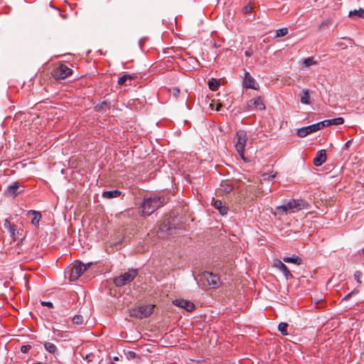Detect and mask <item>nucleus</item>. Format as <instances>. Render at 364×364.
Listing matches in <instances>:
<instances>
[{
  "mask_svg": "<svg viewBox=\"0 0 364 364\" xmlns=\"http://www.w3.org/2000/svg\"><path fill=\"white\" fill-rule=\"evenodd\" d=\"M164 203V198L163 196H153L144 198L141 205L142 213L146 215H150L161 207Z\"/></svg>",
  "mask_w": 364,
  "mask_h": 364,
  "instance_id": "1",
  "label": "nucleus"
},
{
  "mask_svg": "<svg viewBox=\"0 0 364 364\" xmlns=\"http://www.w3.org/2000/svg\"><path fill=\"white\" fill-rule=\"evenodd\" d=\"M198 284L203 288H218L220 284V277L212 272H204L197 278Z\"/></svg>",
  "mask_w": 364,
  "mask_h": 364,
  "instance_id": "2",
  "label": "nucleus"
},
{
  "mask_svg": "<svg viewBox=\"0 0 364 364\" xmlns=\"http://www.w3.org/2000/svg\"><path fill=\"white\" fill-rule=\"evenodd\" d=\"M0 229L4 233L9 234V237L16 241L23 236V230L11 222V218H6L0 223Z\"/></svg>",
  "mask_w": 364,
  "mask_h": 364,
  "instance_id": "3",
  "label": "nucleus"
},
{
  "mask_svg": "<svg viewBox=\"0 0 364 364\" xmlns=\"http://www.w3.org/2000/svg\"><path fill=\"white\" fill-rule=\"evenodd\" d=\"M307 203L303 200H290L287 203L277 207V210L281 215L287 214L289 211L296 212L307 208Z\"/></svg>",
  "mask_w": 364,
  "mask_h": 364,
  "instance_id": "4",
  "label": "nucleus"
},
{
  "mask_svg": "<svg viewBox=\"0 0 364 364\" xmlns=\"http://www.w3.org/2000/svg\"><path fill=\"white\" fill-rule=\"evenodd\" d=\"M137 276L136 269H129L128 272L120 274L113 279V282L118 287H123L132 282Z\"/></svg>",
  "mask_w": 364,
  "mask_h": 364,
  "instance_id": "5",
  "label": "nucleus"
},
{
  "mask_svg": "<svg viewBox=\"0 0 364 364\" xmlns=\"http://www.w3.org/2000/svg\"><path fill=\"white\" fill-rule=\"evenodd\" d=\"M87 269V267L85 264L80 262H75L73 266H71L68 270L69 278L70 281L77 280L82 273Z\"/></svg>",
  "mask_w": 364,
  "mask_h": 364,
  "instance_id": "6",
  "label": "nucleus"
},
{
  "mask_svg": "<svg viewBox=\"0 0 364 364\" xmlns=\"http://www.w3.org/2000/svg\"><path fill=\"white\" fill-rule=\"evenodd\" d=\"M323 128V122H318L307 127H304L297 130L296 134L299 137H305Z\"/></svg>",
  "mask_w": 364,
  "mask_h": 364,
  "instance_id": "7",
  "label": "nucleus"
},
{
  "mask_svg": "<svg viewBox=\"0 0 364 364\" xmlns=\"http://www.w3.org/2000/svg\"><path fill=\"white\" fill-rule=\"evenodd\" d=\"M154 307V305L141 306L136 309H133L131 316H134L139 318H147L151 314Z\"/></svg>",
  "mask_w": 364,
  "mask_h": 364,
  "instance_id": "8",
  "label": "nucleus"
},
{
  "mask_svg": "<svg viewBox=\"0 0 364 364\" xmlns=\"http://www.w3.org/2000/svg\"><path fill=\"white\" fill-rule=\"evenodd\" d=\"M72 73V70L65 65L61 64L55 68L52 73L56 80H63Z\"/></svg>",
  "mask_w": 364,
  "mask_h": 364,
  "instance_id": "9",
  "label": "nucleus"
},
{
  "mask_svg": "<svg viewBox=\"0 0 364 364\" xmlns=\"http://www.w3.org/2000/svg\"><path fill=\"white\" fill-rule=\"evenodd\" d=\"M247 140V133L244 130H239L236 133L235 148L238 154H242L245 150Z\"/></svg>",
  "mask_w": 364,
  "mask_h": 364,
  "instance_id": "10",
  "label": "nucleus"
},
{
  "mask_svg": "<svg viewBox=\"0 0 364 364\" xmlns=\"http://www.w3.org/2000/svg\"><path fill=\"white\" fill-rule=\"evenodd\" d=\"M173 304L176 306L186 309L188 312H192L195 309V304L189 300L175 299Z\"/></svg>",
  "mask_w": 364,
  "mask_h": 364,
  "instance_id": "11",
  "label": "nucleus"
},
{
  "mask_svg": "<svg viewBox=\"0 0 364 364\" xmlns=\"http://www.w3.org/2000/svg\"><path fill=\"white\" fill-rule=\"evenodd\" d=\"M274 267L280 270L287 280L293 277L292 274L290 272L287 267L279 259H276L274 262Z\"/></svg>",
  "mask_w": 364,
  "mask_h": 364,
  "instance_id": "12",
  "label": "nucleus"
},
{
  "mask_svg": "<svg viewBox=\"0 0 364 364\" xmlns=\"http://www.w3.org/2000/svg\"><path fill=\"white\" fill-rule=\"evenodd\" d=\"M243 86L245 88H250L252 90H257L259 87L257 82L249 73H246L245 75Z\"/></svg>",
  "mask_w": 364,
  "mask_h": 364,
  "instance_id": "13",
  "label": "nucleus"
},
{
  "mask_svg": "<svg viewBox=\"0 0 364 364\" xmlns=\"http://www.w3.org/2000/svg\"><path fill=\"white\" fill-rule=\"evenodd\" d=\"M326 160V150L321 149L316 152V156L314 159V164L316 166H321Z\"/></svg>",
  "mask_w": 364,
  "mask_h": 364,
  "instance_id": "14",
  "label": "nucleus"
},
{
  "mask_svg": "<svg viewBox=\"0 0 364 364\" xmlns=\"http://www.w3.org/2000/svg\"><path fill=\"white\" fill-rule=\"evenodd\" d=\"M248 106L250 107L253 106L254 108L258 110H263L265 109V105L260 97L250 100L248 102Z\"/></svg>",
  "mask_w": 364,
  "mask_h": 364,
  "instance_id": "15",
  "label": "nucleus"
},
{
  "mask_svg": "<svg viewBox=\"0 0 364 364\" xmlns=\"http://www.w3.org/2000/svg\"><path fill=\"white\" fill-rule=\"evenodd\" d=\"M20 188V183L14 182L8 186L6 192L9 196H16L22 191V190L18 191Z\"/></svg>",
  "mask_w": 364,
  "mask_h": 364,
  "instance_id": "16",
  "label": "nucleus"
},
{
  "mask_svg": "<svg viewBox=\"0 0 364 364\" xmlns=\"http://www.w3.org/2000/svg\"><path fill=\"white\" fill-rule=\"evenodd\" d=\"M321 122H323V127H328L330 125L342 124L344 122V119L343 117H337V118L332 119H326V120L322 121Z\"/></svg>",
  "mask_w": 364,
  "mask_h": 364,
  "instance_id": "17",
  "label": "nucleus"
},
{
  "mask_svg": "<svg viewBox=\"0 0 364 364\" xmlns=\"http://www.w3.org/2000/svg\"><path fill=\"white\" fill-rule=\"evenodd\" d=\"M213 205L215 208L218 209L222 215H226L228 208L223 205V203L220 200L213 199Z\"/></svg>",
  "mask_w": 364,
  "mask_h": 364,
  "instance_id": "18",
  "label": "nucleus"
},
{
  "mask_svg": "<svg viewBox=\"0 0 364 364\" xmlns=\"http://www.w3.org/2000/svg\"><path fill=\"white\" fill-rule=\"evenodd\" d=\"M121 194L122 192L119 190L107 191L102 193V197L107 199L115 198L119 197Z\"/></svg>",
  "mask_w": 364,
  "mask_h": 364,
  "instance_id": "19",
  "label": "nucleus"
},
{
  "mask_svg": "<svg viewBox=\"0 0 364 364\" xmlns=\"http://www.w3.org/2000/svg\"><path fill=\"white\" fill-rule=\"evenodd\" d=\"M233 189L232 185L229 184L227 182H222L220 185L219 191L223 193H229Z\"/></svg>",
  "mask_w": 364,
  "mask_h": 364,
  "instance_id": "20",
  "label": "nucleus"
},
{
  "mask_svg": "<svg viewBox=\"0 0 364 364\" xmlns=\"http://www.w3.org/2000/svg\"><path fill=\"white\" fill-rule=\"evenodd\" d=\"M29 213L33 215L31 223L34 225H38L41 219V214L36 210H30Z\"/></svg>",
  "mask_w": 364,
  "mask_h": 364,
  "instance_id": "21",
  "label": "nucleus"
},
{
  "mask_svg": "<svg viewBox=\"0 0 364 364\" xmlns=\"http://www.w3.org/2000/svg\"><path fill=\"white\" fill-rule=\"evenodd\" d=\"M283 261L287 263H294L296 264H301V259L297 256H293V257H284L283 258Z\"/></svg>",
  "mask_w": 364,
  "mask_h": 364,
  "instance_id": "22",
  "label": "nucleus"
},
{
  "mask_svg": "<svg viewBox=\"0 0 364 364\" xmlns=\"http://www.w3.org/2000/svg\"><path fill=\"white\" fill-rule=\"evenodd\" d=\"M300 101L304 105H309L310 102V96L308 90H304L301 95Z\"/></svg>",
  "mask_w": 364,
  "mask_h": 364,
  "instance_id": "23",
  "label": "nucleus"
},
{
  "mask_svg": "<svg viewBox=\"0 0 364 364\" xmlns=\"http://www.w3.org/2000/svg\"><path fill=\"white\" fill-rule=\"evenodd\" d=\"M349 16L350 17H358V18H364V9H359L358 10H353L350 11L349 12Z\"/></svg>",
  "mask_w": 364,
  "mask_h": 364,
  "instance_id": "24",
  "label": "nucleus"
},
{
  "mask_svg": "<svg viewBox=\"0 0 364 364\" xmlns=\"http://www.w3.org/2000/svg\"><path fill=\"white\" fill-rule=\"evenodd\" d=\"M44 348L47 351L53 354L57 351V347L55 345L50 342L44 343Z\"/></svg>",
  "mask_w": 364,
  "mask_h": 364,
  "instance_id": "25",
  "label": "nucleus"
},
{
  "mask_svg": "<svg viewBox=\"0 0 364 364\" xmlns=\"http://www.w3.org/2000/svg\"><path fill=\"white\" fill-rule=\"evenodd\" d=\"M134 79V77L131 75L126 74L122 76L118 80V85H124L126 84V82L127 80H132Z\"/></svg>",
  "mask_w": 364,
  "mask_h": 364,
  "instance_id": "26",
  "label": "nucleus"
},
{
  "mask_svg": "<svg viewBox=\"0 0 364 364\" xmlns=\"http://www.w3.org/2000/svg\"><path fill=\"white\" fill-rule=\"evenodd\" d=\"M287 328L288 324L287 323L282 322L278 325V331L283 335V336H287Z\"/></svg>",
  "mask_w": 364,
  "mask_h": 364,
  "instance_id": "27",
  "label": "nucleus"
},
{
  "mask_svg": "<svg viewBox=\"0 0 364 364\" xmlns=\"http://www.w3.org/2000/svg\"><path fill=\"white\" fill-rule=\"evenodd\" d=\"M208 86L211 90H216L220 86V82L215 79H211L208 82Z\"/></svg>",
  "mask_w": 364,
  "mask_h": 364,
  "instance_id": "28",
  "label": "nucleus"
},
{
  "mask_svg": "<svg viewBox=\"0 0 364 364\" xmlns=\"http://www.w3.org/2000/svg\"><path fill=\"white\" fill-rule=\"evenodd\" d=\"M276 174H277L276 173H273V172L264 173L262 175V180L267 181H271L276 177Z\"/></svg>",
  "mask_w": 364,
  "mask_h": 364,
  "instance_id": "29",
  "label": "nucleus"
},
{
  "mask_svg": "<svg viewBox=\"0 0 364 364\" xmlns=\"http://www.w3.org/2000/svg\"><path fill=\"white\" fill-rule=\"evenodd\" d=\"M332 23V21L331 18H327L326 20L323 21V22L321 23V24L319 25V30H323L325 29L326 28L328 27Z\"/></svg>",
  "mask_w": 364,
  "mask_h": 364,
  "instance_id": "30",
  "label": "nucleus"
},
{
  "mask_svg": "<svg viewBox=\"0 0 364 364\" xmlns=\"http://www.w3.org/2000/svg\"><path fill=\"white\" fill-rule=\"evenodd\" d=\"M304 64L305 66L309 67L310 65L316 64V60H314L313 57H309L304 59Z\"/></svg>",
  "mask_w": 364,
  "mask_h": 364,
  "instance_id": "31",
  "label": "nucleus"
},
{
  "mask_svg": "<svg viewBox=\"0 0 364 364\" xmlns=\"http://www.w3.org/2000/svg\"><path fill=\"white\" fill-rule=\"evenodd\" d=\"M83 322V317L81 315H75L73 318V323L75 325H80Z\"/></svg>",
  "mask_w": 364,
  "mask_h": 364,
  "instance_id": "32",
  "label": "nucleus"
},
{
  "mask_svg": "<svg viewBox=\"0 0 364 364\" xmlns=\"http://www.w3.org/2000/svg\"><path fill=\"white\" fill-rule=\"evenodd\" d=\"M288 33V29L287 28H279L277 31V35L275 38L282 37Z\"/></svg>",
  "mask_w": 364,
  "mask_h": 364,
  "instance_id": "33",
  "label": "nucleus"
},
{
  "mask_svg": "<svg viewBox=\"0 0 364 364\" xmlns=\"http://www.w3.org/2000/svg\"><path fill=\"white\" fill-rule=\"evenodd\" d=\"M362 276H363V274H362V272H361L360 271H355V272H354V275H353L354 279L356 280V282H357L359 284H360L362 283V282H361V280H360V279H361Z\"/></svg>",
  "mask_w": 364,
  "mask_h": 364,
  "instance_id": "34",
  "label": "nucleus"
},
{
  "mask_svg": "<svg viewBox=\"0 0 364 364\" xmlns=\"http://www.w3.org/2000/svg\"><path fill=\"white\" fill-rule=\"evenodd\" d=\"M125 354L128 360L134 359L136 357V353L134 351L129 350Z\"/></svg>",
  "mask_w": 364,
  "mask_h": 364,
  "instance_id": "35",
  "label": "nucleus"
},
{
  "mask_svg": "<svg viewBox=\"0 0 364 364\" xmlns=\"http://www.w3.org/2000/svg\"><path fill=\"white\" fill-rule=\"evenodd\" d=\"M253 8L250 5H246L242 8V11L244 14H250L252 11Z\"/></svg>",
  "mask_w": 364,
  "mask_h": 364,
  "instance_id": "36",
  "label": "nucleus"
},
{
  "mask_svg": "<svg viewBox=\"0 0 364 364\" xmlns=\"http://www.w3.org/2000/svg\"><path fill=\"white\" fill-rule=\"evenodd\" d=\"M210 107L212 109H215L217 111L220 110V107H222V104L220 103V102H217V103H211L210 105Z\"/></svg>",
  "mask_w": 364,
  "mask_h": 364,
  "instance_id": "37",
  "label": "nucleus"
},
{
  "mask_svg": "<svg viewBox=\"0 0 364 364\" xmlns=\"http://www.w3.org/2000/svg\"><path fill=\"white\" fill-rule=\"evenodd\" d=\"M31 346L30 345L22 346L21 348V351L23 353H27L31 350Z\"/></svg>",
  "mask_w": 364,
  "mask_h": 364,
  "instance_id": "38",
  "label": "nucleus"
},
{
  "mask_svg": "<svg viewBox=\"0 0 364 364\" xmlns=\"http://www.w3.org/2000/svg\"><path fill=\"white\" fill-rule=\"evenodd\" d=\"M358 292V290L353 289L351 292H350L347 295H346L345 297L343 299V300L348 299L352 295L357 294Z\"/></svg>",
  "mask_w": 364,
  "mask_h": 364,
  "instance_id": "39",
  "label": "nucleus"
},
{
  "mask_svg": "<svg viewBox=\"0 0 364 364\" xmlns=\"http://www.w3.org/2000/svg\"><path fill=\"white\" fill-rule=\"evenodd\" d=\"M172 93L175 97H178L180 94V90L177 87H173L172 90Z\"/></svg>",
  "mask_w": 364,
  "mask_h": 364,
  "instance_id": "40",
  "label": "nucleus"
},
{
  "mask_svg": "<svg viewBox=\"0 0 364 364\" xmlns=\"http://www.w3.org/2000/svg\"><path fill=\"white\" fill-rule=\"evenodd\" d=\"M41 304L42 306H48L49 308H53V304L50 301H43Z\"/></svg>",
  "mask_w": 364,
  "mask_h": 364,
  "instance_id": "41",
  "label": "nucleus"
},
{
  "mask_svg": "<svg viewBox=\"0 0 364 364\" xmlns=\"http://www.w3.org/2000/svg\"><path fill=\"white\" fill-rule=\"evenodd\" d=\"M240 156L241 157L242 159H243L245 161H246V159L245 157V150H242V154H239Z\"/></svg>",
  "mask_w": 364,
  "mask_h": 364,
  "instance_id": "42",
  "label": "nucleus"
},
{
  "mask_svg": "<svg viewBox=\"0 0 364 364\" xmlns=\"http://www.w3.org/2000/svg\"><path fill=\"white\" fill-rule=\"evenodd\" d=\"M245 55H246L247 57H250V56H251V55H252V52H251L250 50H246V51L245 52Z\"/></svg>",
  "mask_w": 364,
  "mask_h": 364,
  "instance_id": "43",
  "label": "nucleus"
},
{
  "mask_svg": "<svg viewBox=\"0 0 364 364\" xmlns=\"http://www.w3.org/2000/svg\"><path fill=\"white\" fill-rule=\"evenodd\" d=\"M92 264V262H88L87 264H85V265L87 267V269H88Z\"/></svg>",
  "mask_w": 364,
  "mask_h": 364,
  "instance_id": "44",
  "label": "nucleus"
},
{
  "mask_svg": "<svg viewBox=\"0 0 364 364\" xmlns=\"http://www.w3.org/2000/svg\"><path fill=\"white\" fill-rule=\"evenodd\" d=\"M113 359H114V360H119L118 357H117V356L114 357Z\"/></svg>",
  "mask_w": 364,
  "mask_h": 364,
  "instance_id": "45",
  "label": "nucleus"
},
{
  "mask_svg": "<svg viewBox=\"0 0 364 364\" xmlns=\"http://www.w3.org/2000/svg\"><path fill=\"white\" fill-rule=\"evenodd\" d=\"M349 143H350V141L346 142V145L349 146Z\"/></svg>",
  "mask_w": 364,
  "mask_h": 364,
  "instance_id": "46",
  "label": "nucleus"
},
{
  "mask_svg": "<svg viewBox=\"0 0 364 364\" xmlns=\"http://www.w3.org/2000/svg\"><path fill=\"white\" fill-rule=\"evenodd\" d=\"M363 252H364V249H363Z\"/></svg>",
  "mask_w": 364,
  "mask_h": 364,
  "instance_id": "47",
  "label": "nucleus"
}]
</instances>
